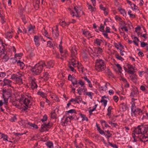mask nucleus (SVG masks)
I'll return each mask as SVG.
<instances>
[{"instance_id": "9b49d317", "label": "nucleus", "mask_w": 148, "mask_h": 148, "mask_svg": "<svg viewBox=\"0 0 148 148\" xmlns=\"http://www.w3.org/2000/svg\"><path fill=\"white\" fill-rule=\"evenodd\" d=\"M138 94L137 88H134V90L131 92L130 96L134 97L135 95Z\"/></svg>"}, {"instance_id": "ddd939ff", "label": "nucleus", "mask_w": 148, "mask_h": 148, "mask_svg": "<svg viewBox=\"0 0 148 148\" xmlns=\"http://www.w3.org/2000/svg\"><path fill=\"white\" fill-rule=\"evenodd\" d=\"M45 144L49 148H53V143L51 141H47Z\"/></svg>"}, {"instance_id": "a18cd8bd", "label": "nucleus", "mask_w": 148, "mask_h": 148, "mask_svg": "<svg viewBox=\"0 0 148 148\" xmlns=\"http://www.w3.org/2000/svg\"><path fill=\"white\" fill-rule=\"evenodd\" d=\"M47 45L50 47H53V44L51 41H49L47 42Z\"/></svg>"}, {"instance_id": "4468645a", "label": "nucleus", "mask_w": 148, "mask_h": 148, "mask_svg": "<svg viewBox=\"0 0 148 148\" xmlns=\"http://www.w3.org/2000/svg\"><path fill=\"white\" fill-rule=\"evenodd\" d=\"M12 34L13 32H7L5 34V36L6 38H12Z\"/></svg>"}, {"instance_id": "7c9ffc66", "label": "nucleus", "mask_w": 148, "mask_h": 148, "mask_svg": "<svg viewBox=\"0 0 148 148\" xmlns=\"http://www.w3.org/2000/svg\"><path fill=\"white\" fill-rule=\"evenodd\" d=\"M51 118L53 119L56 118V114L55 111L51 113Z\"/></svg>"}, {"instance_id": "e433bc0d", "label": "nucleus", "mask_w": 148, "mask_h": 148, "mask_svg": "<svg viewBox=\"0 0 148 148\" xmlns=\"http://www.w3.org/2000/svg\"><path fill=\"white\" fill-rule=\"evenodd\" d=\"M37 85L36 83H34L32 84L31 88L32 89L34 90V89L37 88Z\"/></svg>"}, {"instance_id": "680f3d73", "label": "nucleus", "mask_w": 148, "mask_h": 148, "mask_svg": "<svg viewBox=\"0 0 148 148\" xmlns=\"http://www.w3.org/2000/svg\"><path fill=\"white\" fill-rule=\"evenodd\" d=\"M69 67L71 69V71H76V70L73 67H72L71 66V64H70L69 65Z\"/></svg>"}, {"instance_id": "bb28decb", "label": "nucleus", "mask_w": 148, "mask_h": 148, "mask_svg": "<svg viewBox=\"0 0 148 148\" xmlns=\"http://www.w3.org/2000/svg\"><path fill=\"white\" fill-rule=\"evenodd\" d=\"M1 138H3V140H7L8 141V136L6 135H5L4 134H2L1 135Z\"/></svg>"}, {"instance_id": "cd10ccee", "label": "nucleus", "mask_w": 148, "mask_h": 148, "mask_svg": "<svg viewBox=\"0 0 148 148\" xmlns=\"http://www.w3.org/2000/svg\"><path fill=\"white\" fill-rule=\"evenodd\" d=\"M132 77V80L134 82H136L137 79V76L135 74H134Z\"/></svg>"}, {"instance_id": "58836bf2", "label": "nucleus", "mask_w": 148, "mask_h": 148, "mask_svg": "<svg viewBox=\"0 0 148 148\" xmlns=\"http://www.w3.org/2000/svg\"><path fill=\"white\" fill-rule=\"evenodd\" d=\"M66 114H67L68 113H76V111L75 109H71L68 111H66Z\"/></svg>"}, {"instance_id": "7ed1b4c3", "label": "nucleus", "mask_w": 148, "mask_h": 148, "mask_svg": "<svg viewBox=\"0 0 148 148\" xmlns=\"http://www.w3.org/2000/svg\"><path fill=\"white\" fill-rule=\"evenodd\" d=\"M148 127L146 125H138L133 130V132L137 134H141L145 135L148 132Z\"/></svg>"}, {"instance_id": "c03bdc74", "label": "nucleus", "mask_w": 148, "mask_h": 148, "mask_svg": "<svg viewBox=\"0 0 148 148\" xmlns=\"http://www.w3.org/2000/svg\"><path fill=\"white\" fill-rule=\"evenodd\" d=\"M141 42V47H146L148 45L147 43H145L144 42Z\"/></svg>"}, {"instance_id": "c85d7f7f", "label": "nucleus", "mask_w": 148, "mask_h": 148, "mask_svg": "<svg viewBox=\"0 0 148 148\" xmlns=\"http://www.w3.org/2000/svg\"><path fill=\"white\" fill-rule=\"evenodd\" d=\"M37 94L38 95H40L41 97H42L43 98H45L46 97V96L45 95V93L42 92H37Z\"/></svg>"}, {"instance_id": "338daca9", "label": "nucleus", "mask_w": 148, "mask_h": 148, "mask_svg": "<svg viewBox=\"0 0 148 148\" xmlns=\"http://www.w3.org/2000/svg\"><path fill=\"white\" fill-rule=\"evenodd\" d=\"M64 55H61V56L63 57H66L68 55V53H67V51H65L64 52Z\"/></svg>"}, {"instance_id": "ea45409f", "label": "nucleus", "mask_w": 148, "mask_h": 148, "mask_svg": "<svg viewBox=\"0 0 148 148\" xmlns=\"http://www.w3.org/2000/svg\"><path fill=\"white\" fill-rule=\"evenodd\" d=\"M21 19H22L24 23V24H25L27 23V21L26 20L25 16L24 15H23L21 16Z\"/></svg>"}, {"instance_id": "0e129e2a", "label": "nucleus", "mask_w": 148, "mask_h": 148, "mask_svg": "<svg viewBox=\"0 0 148 148\" xmlns=\"http://www.w3.org/2000/svg\"><path fill=\"white\" fill-rule=\"evenodd\" d=\"M99 7L100 9L101 10H103L104 11H105L106 10V8L105 7H103V5L102 4H101L100 5Z\"/></svg>"}, {"instance_id": "39448f33", "label": "nucleus", "mask_w": 148, "mask_h": 148, "mask_svg": "<svg viewBox=\"0 0 148 148\" xmlns=\"http://www.w3.org/2000/svg\"><path fill=\"white\" fill-rule=\"evenodd\" d=\"M42 63H44L45 64H43V66L44 67V66H46L47 68H50V67L52 68L53 67L54 65V63L52 61H49L47 62L46 64L45 63V62L44 61H41Z\"/></svg>"}, {"instance_id": "4d7b16f0", "label": "nucleus", "mask_w": 148, "mask_h": 148, "mask_svg": "<svg viewBox=\"0 0 148 148\" xmlns=\"http://www.w3.org/2000/svg\"><path fill=\"white\" fill-rule=\"evenodd\" d=\"M141 112V113L142 112V111L140 109L137 108L136 109V112H138V114L140 115V113Z\"/></svg>"}, {"instance_id": "052dcab7", "label": "nucleus", "mask_w": 148, "mask_h": 148, "mask_svg": "<svg viewBox=\"0 0 148 148\" xmlns=\"http://www.w3.org/2000/svg\"><path fill=\"white\" fill-rule=\"evenodd\" d=\"M5 76V72H0V77H4Z\"/></svg>"}, {"instance_id": "a19ab883", "label": "nucleus", "mask_w": 148, "mask_h": 148, "mask_svg": "<svg viewBox=\"0 0 148 148\" xmlns=\"http://www.w3.org/2000/svg\"><path fill=\"white\" fill-rule=\"evenodd\" d=\"M47 115L45 114L43 116V118L41 119V121L44 122V121L47 120Z\"/></svg>"}, {"instance_id": "a211bd4d", "label": "nucleus", "mask_w": 148, "mask_h": 148, "mask_svg": "<svg viewBox=\"0 0 148 148\" xmlns=\"http://www.w3.org/2000/svg\"><path fill=\"white\" fill-rule=\"evenodd\" d=\"M49 74L47 72L45 73L43 76L42 78H43L45 80H47L49 78Z\"/></svg>"}, {"instance_id": "b1692460", "label": "nucleus", "mask_w": 148, "mask_h": 148, "mask_svg": "<svg viewBox=\"0 0 148 148\" xmlns=\"http://www.w3.org/2000/svg\"><path fill=\"white\" fill-rule=\"evenodd\" d=\"M112 109V108L111 106H110L108 107L107 110L108 113L107 115L108 116H110L111 114V110Z\"/></svg>"}, {"instance_id": "864d4df0", "label": "nucleus", "mask_w": 148, "mask_h": 148, "mask_svg": "<svg viewBox=\"0 0 148 148\" xmlns=\"http://www.w3.org/2000/svg\"><path fill=\"white\" fill-rule=\"evenodd\" d=\"M135 71L133 70V71H132L131 70H128L127 71V72L130 74L133 75L134 74Z\"/></svg>"}, {"instance_id": "09e8293b", "label": "nucleus", "mask_w": 148, "mask_h": 148, "mask_svg": "<svg viewBox=\"0 0 148 148\" xmlns=\"http://www.w3.org/2000/svg\"><path fill=\"white\" fill-rule=\"evenodd\" d=\"M109 144L114 148H118V146L116 144H112V143L108 141Z\"/></svg>"}, {"instance_id": "f257e3e1", "label": "nucleus", "mask_w": 148, "mask_h": 148, "mask_svg": "<svg viewBox=\"0 0 148 148\" xmlns=\"http://www.w3.org/2000/svg\"><path fill=\"white\" fill-rule=\"evenodd\" d=\"M105 64L101 59H97L95 62V69L98 71H102L106 69Z\"/></svg>"}, {"instance_id": "e2e57ef3", "label": "nucleus", "mask_w": 148, "mask_h": 148, "mask_svg": "<svg viewBox=\"0 0 148 148\" xmlns=\"http://www.w3.org/2000/svg\"><path fill=\"white\" fill-rule=\"evenodd\" d=\"M113 99L114 101L116 102L118 101L119 99L118 97L117 96H115L113 97Z\"/></svg>"}, {"instance_id": "dca6fc26", "label": "nucleus", "mask_w": 148, "mask_h": 148, "mask_svg": "<svg viewBox=\"0 0 148 148\" xmlns=\"http://www.w3.org/2000/svg\"><path fill=\"white\" fill-rule=\"evenodd\" d=\"M22 75L21 76H17L16 80V82H17L18 83H19L23 84L22 82V79L21 78Z\"/></svg>"}, {"instance_id": "f03ea898", "label": "nucleus", "mask_w": 148, "mask_h": 148, "mask_svg": "<svg viewBox=\"0 0 148 148\" xmlns=\"http://www.w3.org/2000/svg\"><path fill=\"white\" fill-rule=\"evenodd\" d=\"M45 64L44 63H42L41 62H39L38 63L36 64L34 67H32L30 69L31 71L32 72L36 75H38L41 73L42 70L43 66V64Z\"/></svg>"}, {"instance_id": "a878e982", "label": "nucleus", "mask_w": 148, "mask_h": 148, "mask_svg": "<svg viewBox=\"0 0 148 148\" xmlns=\"http://www.w3.org/2000/svg\"><path fill=\"white\" fill-rule=\"evenodd\" d=\"M115 57L117 59L121 60V61H122L124 60V59L121 56H119V55L118 53H116L115 54Z\"/></svg>"}, {"instance_id": "3c124183", "label": "nucleus", "mask_w": 148, "mask_h": 148, "mask_svg": "<svg viewBox=\"0 0 148 148\" xmlns=\"http://www.w3.org/2000/svg\"><path fill=\"white\" fill-rule=\"evenodd\" d=\"M127 66L128 69V70H130L131 69H132L133 70H134V68L132 66L129 64H128L127 65Z\"/></svg>"}, {"instance_id": "37998d69", "label": "nucleus", "mask_w": 148, "mask_h": 148, "mask_svg": "<svg viewBox=\"0 0 148 148\" xmlns=\"http://www.w3.org/2000/svg\"><path fill=\"white\" fill-rule=\"evenodd\" d=\"M84 89L80 88L79 87L77 90V93L79 94V95H82V91H83Z\"/></svg>"}, {"instance_id": "13d9d810", "label": "nucleus", "mask_w": 148, "mask_h": 148, "mask_svg": "<svg viewBox=\"0 0 148 148\" xmlns=\"http://www.w3.org/2000/svg\"><path fill=\"white\" fill-rule=\"evenodd\" d=\"M13 134H14L16 136H21L23 134H25V133H16L15 132H14Z\"/></svg>"}, {"instance_id": "9d476101", "label": "nucleus", "mask_w": 148, "mask_h": 148, "mask_svg": "<svg viewBox=\"0 0 148 148\" xmlns=\"http://www.w3.org/2000/svg\"><path fill=\"white\" fill-rule=\"evenodd\" d=\"M39 37L38 36H35L34 37V40L35 42L36 45L38 47L40 45V44L39 42Z\"/></svg>"}, {"instance_id": "393cba45", "label": "nucleus", "mask_w": 148, "mask_h": 148, "mask_svg": "<svg viewBox=\"0 0 148 148\" xmlns=\"http://www.w3.org/2000/svg\"><path fill=\"white\" fill-rule=\"evenodd\" d=\"M71 56L72 57H75L77 53V51L75 49H72L71 51Z\"/></svg>"}, {"instance_id": "f8f14e48", "label": "nucleus", "mask_w": 148, "mask_h": 148, "mask_svg": "<svg viewBox=\"0 0 148 148\" xmlns=\"http://www.w3.org/2000/svg\"><path fill=\"white\" fill-rule=\"evenodd\" d=\"M39 0H35L34 1V6L36 9L38 8L39 7Z\"/></svg>"}, {"instance_id": "69168bd1", "label": "nucleus", "mask_w": 148, "mask_h": 148, "mask_svg": "<svg viewBox=\"0 0 148 148\" xmlns=\"http://www.w3.org/2000/svg\"><path fill=\"white\" fill-rule=\"evenodd\" d=\"M17 76V75L13 74L11 76V79L13 80L16 79V77Z\"/></svg>"}, {"instance_id": "49530a36", "label": "nucleus", "mask_w": 148, "mask_h": 148, "mask_svg": "<svg viewBox=\"0 0 148 148\" xmlns=\"http://www.w3.org/2000/svg\"><path fill=\"white\" fill-rule=\"evenodd\" d=\"M98 131L99 133L101 134H104L105 135V133L104 131L101 129L100 128H98Z\"/></svg>"}, {"instance_id": "603ef678", "label": "nucleus", "mask_w": 148, "mask_h": 148, "mask_svg": "<svg viewBox=\"0 0 148 148\" xmlns=\"http://www.w3.org/2000/svg\"><path fill=\"white\" fill-rule=\"evenodd\" d=\"M141 29V27L140 26H138L135 28V32H137L138 31H140Z\"/></svg>"}, {"instance_id": "2eb2a0df", "label": "nucleus", "mask_w": 148, "mask_h": 148, "mask_svg": "<svg viewBox=\"0 0 148 148\" xmlns=\"http://www.w3.org/2000/svg\"><path fill=\"white\" fill-rule=\"evenodd\" d=\"M35 28L34 26H32L31 24H30L28 27V31L29 32L31 33L33 32L34 31V29Z\"/></svg>"}, {"instance_id": "473e14b6", "label": "nucleus", "mask_w": 148, "mask_h": 148, "mask_svg": "<svg viewBox=\"0 0 148 148\" xmlns=\"http://www.w3.org/2000/svg\"><path fill=\"white\" fill-rule=\"evenodd\" d=\"M107 73H108V75L111 76L112 77H114V75L112 73L111 71L109 69H107Z\"/></svg>"}, {"instance_id": "f3484780", "label": "nucleus", "mask_w": 148, "mask_h": 148, "mask_svg": "<svg viewBox=\"0 0 148 148\" xmlns=\"http://www.w3.org/2000/svg\"><path fill=\"white\" fill-rule=\"evenodd\" d=\"M17 64L18 66H20V69H23L25 66V64L22 62H21L20 60L18 61L17 62Z\"/></svg>"}, {"instance_id": "79ce46f5", "label": "nucleus", "mask_w": 148, "mask_h": 148, "mask_svg": "<svg viewBox=\"0 0 148 148\" xmlns=\"http://www.w3.org/2000/svg\"><path fill=\"white\" fill-rule=\"evenodd\" d=\"M100 102H103L104 106L105 107L106 106L107 102V101L106 100L104 99H101Z\"/></svg>"}, {"instance_id": "2f4dec72", "label": "nucleus", "mask_w": 148, "mask_h": 148, "mask_svg": "<svg viewBox=\"0 0 148 148\" xmlns=\"http://www.w3.org/2000/svg\"><path fill=\"white\" fill-rule=\"evenodd\" d=\"M80 115L81 116V117L82 118V121H84L85 120L86 121H88V118H87V117H86L85 115H84L82 114H80Z\"/></svg>"}, {"instance_id": "20e7f679", "label": "nucleus", "mask_w": 148, "mask_h": 148, "mask_svg": "<svg viewBox=\"0 0 148 148\" xmlns=\"http://www.w3.org/2000/svg\"><path fill=\"white\" fill-rule=\"evenodd\" d=\"M140 140L144 143L148 140V132L145 135H142L139 138Z\"/></svg>"}, {"instance_id": "72a5a7b5", "label": "nucleus", "mask_w": 148, "mask_h": 148, "mask_svg": "<svg viewBox=\"0 0 148 148\" xmlns=\"http://www.w3.org/2000/svg\"><path fill=\"white\" fill-rule=\"evenodd\" d=\"M71 65H72L73 66L75 67L76 64V62L77 61L76 60H75V59L73 58L71 59Z\"/></svg>"}, {"instance_id": "c9c22d12", "label": "nucleus", "mask_w": 148, "mask_h": 148, "mask_svg": "<svg viewBox=\"0 0 148 148\" xmlns=\"http://www.w3.org/2000/svg\"><path fill=\"white\" fill-rule=\"evenodd\" d=\"M44 126L45 127V128L47 127L48 128H50L51 127V125H52V124H50L49 123H48L47 124H46L45 123L43 124Z\"/></svg>"}, {"instance_id": "6ab92c4d", "label": "nucleus", "mask_w": 148, "mask_h": 148, "mask_svg": "<svg viewBox=\"0 0 148 148\" xmlns=\"http://www.w3.org/2000/svg\"><path fill=\"white\" fill-rule=\"evenodd\" d=\"M118 10L120 12L121 14L123 15V16H126V13L125 10L121 8H118Z\"/></svg>"}, {"instance_id": "bf43d9fd", "label": "nucleus", "mask_w": 148, "mask_h": 148, "mask_svg": "<svg viewBox=\"0 0 148 148\" xmlns=\"http://www.w3.org/2000/svg\"><path fill=\"white\" fill-rule=\"evenodd\" d=\"M78 83L82 86H83L84 84V82L82 79H80L79 80Z\"/></svg>"}, {"instance_id": "0eeeda50", "label": "nucleus", "mask_w": 148, "mask_h": 148, "mask_svg": "<svg viewBox=\"0 0 148 148\" xmlns=\"http://www.w3.org/2000/svg\"><path fill=\"white\" fill-rule=\"evenodd\" d=\"M3 82L4 84L3 86L7 85L8 86L11 87V85L10 84V83L12 82V81L11 80L8 79H4Z\"/></svg>"}, {"instance_id": "5fc2aeb1", "label": "nucleus", "mask_w": 148, "mask_h": 148, "mask_svg": "<svg viewBox=\"0 0 148 148\" xmlns=\"http://www.w3.org/2000/svg\"><path fill=\"white\" fill-rule=\"evenodd\" d=\"M23 104H24L26 107L28 108H30V107H29V106L28 105L27 103V101H26V100H25V99L23 101Z\"/></svg>"}, {"instance_id": "f704fd0d", "label": "nucleus", "mask_w": 148, "mask_h": 148, "mask_svg": "<svg viewBox=\"0 0 148 148\" xmlns=\"http://www.w3.org/2000/svg\"><path fill=\"white\" fill-rule=\"evenodd\" d=\"M94 94L93 93L90 92H86V95L89 96L90 99H92V95Z\"/></svg>"}, {"instance_id": "6e6d98bb", "label": "nucleus", "mask_w": 148, "mask_h": 148, "mask_svg": "<svg viewBox=\"0 0 148 148\" xmlns=\"http://www.w3.org/2000/svg\"><path fill=\"white\" fill-rule=\"evenodd\" d=\"M110 28L109 27H106V31L105 32L106 33H110Z\"/></svg>"}, {"instance_id": "c756f323", "label": "nucleus", "mask_w": 148, "mask_h": 148, "mask_svg": "<svg viewBox=\"0 0 148 148\" xmlns=\"http://www.w3.org/2000/svg\"><path fill=\"white\" fill-rule=\"evenodd\" d=\"M97 106V104L95 105V106L94 107H93V108L92 109L89 110V114L90 115H91L92 114V112L95 110Z\"/></svg>"}, {"instance_id": "412c9836", "label": "nucleus", "mask_w": 148, "mask_h": 148, "mask_svg": "<svg viewBox=\"0 0 148 148\" xmlns=\"http://www.w3.org/2000/svg\"><path fill=\"white\" fill-rule=\"evenodd\" d=\"M103 42L102 40L101 39H97L95 40L94 43H96L99 46H100L101 43Z\"/></svg>"}, {"instance_id": "5701e85b", "label": "nucleus", "mask_w": 148, "mask_h": 148, "mask_svg": "<svg viewBox=\"0 0 148 148\" xmlns=\"http://www.w3.org/2000/svg\"><path fill=\"white\" fill-rule=\"evenodd\" d=\"M4 99V101L3 102V104L5 105V107H6L8 105V99L7 98H3Z\"/></svg>"}, {"instance_id": "8fccbe9b", "label": "nucleus", "mask_w": 148, "mask_h": 148, "mask_svg": "<svg viewBox=\"0 0 148 148\" xmlns=\"http://www.w3.org/2000/svg\"><path fill=\"white\" fill-rule=\"evenodd\" d=\"M59 50L60 53H61V55H63V54H62V53H63V51L62 50V47L61 45H59Z\"/></svg>"}, {"instance_id": "aec40b11", "label": "nucleus", "mask_w": 148, "mask_h": 148, "mask_svg": "<svg viewBox=\"0 0 148 148\" xmlns=\"http://www.w3.org/2000/svg\"><path fill=\"white\" fill-rule=\"evenodd\" d=\"M71 81L74 86H75V85H77L78 84L77 80L75 77H73Z\"/></svg>"}, {"instance_id": "4c0bfd02", "label": "nucleus", "mask_w": 148, "mask_h": 148, "mask_svg": "<svg viewBox=\"0 0 148 148\" xmlns=\"http://www.w3.org/2000/svg\"><path fill=\"white\" fill-rule=\"evenodd\" d=\"M116 66H117V67L118 69V71H119V72L120 73H121V71L122 70V68L121 66H120V65L119 64H117L116 65Z\"/></svg>"}, {"instance_id": "6e6552de", "label": "nucleus", "mask_w": 148, "mask_h": 148, "mask_svg": "<svg viewBox=\"0 0 148 148\" xmlns=\"http://www.w3.org/2000/svg\"><path fill=\"white\" fill-rule=\"evenodd\" d=\"M135 102H134L132 104V106L131 107V111L132 113H133L135 116L136 115V106L135 105Z\"/></svg>"}, {"instance_id": "de8ad7c7", "label": "nucleus", "mask_w": 148, "mask_h": 148, "mask_svg": "<svg viewBox=\"0 0 148 148\" xmlns=\"http://www.w3.org/2000/svg\"><path fill=\"white\" fill-rule=\"evenodd\" d=\"M45 127L44 126V125L42 124L41 125V127L40 128V132H43L44 131H45Z\"/></svg>"}, {"instance_id": "1a4fd4ad", "label": "nucleus", "mask_w": 148, "mask_h": 148, "mask_svg": "<svg viewBox=\"0 0 148 148\" xmlns=\"http://www.w3.org/2000/svg\"><path fill=\"white\" fill-rule=\"evenodd\" d=\"M5 93L3 94V98H6L8 99L10 97H11V95L10 92L6 90H5Z\"/></svg>"}, {"instance_id": "774afa93", "label": "nucleus", "mask_w": 148, "mask_h": 148, "mask_svg": "<svg viewBox=\"0 0 148 148\" xmlns=\"http://www.w3.org/2000/svg\"><path fill=\"white\" fill-rule=\"evenodd\" d=\"M73 77H72L70 74L68 76V80L71 81V80L73 79Z\"/></svg>"}, {"instance_id": "423d86ee", "label": "nucleus", "mask_w": 148, "mask_h": 148, "mask_svg": "<svg viewBox=\"0 0 148 148\" xmlns=\"http://www.w3.org/2000/svg\"><path fill=\"white\" fill-rule=\"evenodd\" d=\"M104 27L102 25V24H101L100 27H99V30L101 32H103L102 34L106 38L109 39V38L108 36V34L105 32V31H104Z\"/></svg>"}, {"instance_id": "4be33fe9", "label": "nucleus", "mask_w": 148, "mask_h": 148, "mask_svg": "<svg viewBox=\"0 0 148 148\" xmlns=\"http://www.w3.org/2000/svg\"><path fill=\"white\" fill-rule=\"evenodd\" d=\"M103 51L101 48L100 47H98L95 50V53L97 54H100L102 53Z\"/></svg>"}]
</instances>
